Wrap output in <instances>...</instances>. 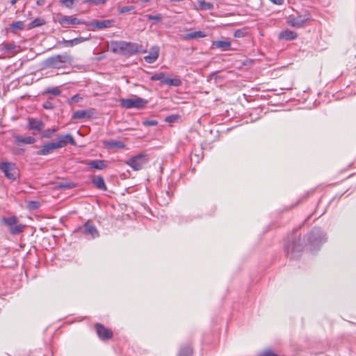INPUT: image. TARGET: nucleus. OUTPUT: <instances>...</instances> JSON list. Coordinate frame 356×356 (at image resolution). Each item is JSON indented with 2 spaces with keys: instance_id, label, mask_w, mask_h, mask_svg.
I'll use <instances>...</instances> for the list:
<instances>
[{
  "instance_id": "obj_1",
  "label": "nucleus",
  "mask_w": 356,
  "mask_h": 356,
  "mask_svg": "<svg viewBox=\"0 0 356 356\" xmlns=\"http://www.w3.org/2000/svg\"><path fill=\"white\" fill-rule=\"evenodd\" d=\"M73 61V58L70 54L64 53L49 57L45 60V66L47 67L61 69L70 65Z\"/></svg>"
},
{
  "instance_id": "obj_2",
  "label": "nucleus",
  "mask_w": 356,
  "mask_h": 356,
  "mask_svg": "<svg viewBox=\"0 0 356 356\" xmlns=\"http://www.w3.org/2000/svg\"><path fill=\"white\" fill-rule=\"evenodd\" d=\"M326 240V234L318 227H314L307 235V241L312 251L318 250Z\"/></svg>"
},
{
  "instance_id": "obj_3",
  "label": "nucleus",
  "mask_w": 356,
  "mask_h": 356,
  "mask_svg": "<svg viewBox=\"0 0 356 356\" xmlns=\"http://www.w3.org/2000/svg\"><path fill=\"white\" fill-rule=\"evenodd\" d=\"M303 246L300 243V240H293L291 242H289L284 246V250L289 259H296L300 257Z\"/></svg>"
},
{
  "instance_id": "obj_4",
  "label": "nucleus",
  "mask_w": 356,
  "mask_h": 356,
  "mask_svg": "<svg viewBox=\"0 0 356 356\" xmlns=\"http://www.w3.org/2000/svg\"><path fill=\"white\" fill-rule=\"evenodd\" d=\"M0 170H1L5 177L10 180H16L19 177V171L15 163L11 162H0Z\"/></svg>"
},
{
  "instance_id": "obj_5",
  "label": "nucleus",
  "mask_w": 356,
  "mask_h": 356,
  "mask_svg": "<svg viewBox=\"0 0 356 356\" xmlns=\"http://www.w3.org/2000/svg\"><path fill=\"white\" fill-rule=\"evenodd\" d=\"M148 161L147 155L145 153H140L132 156L127 161V164L129 165L134 170H141Z\"/></svg>"
},
{
  "instance_id": "obj_6",
  "label": "nucleus",
  "mask_w": 356,
  "mask_h": 356,
  "mask_svg": "<svg viewBox=\"0 0 356 356\" xmlns=\"http://www.w3.org/2000/svg\"><path fill=\"white\" fill-rule=\"evenodd\" d=\"M147 101L141 98L136 97L134 99H120V105L121 107L129 109V108H143Z\"/></svg>"
},
{
  "instance_id": "obj_7",
  "label": "nucleus",
  "mask_w": 356,
  "mask_h": 356,
  "mask_svg": "<svg viewBox=\"0 0 356 356\" xmlns=\"http://www.w3.org/2000/svg\"><path fill=\"white\" fill-rule=\"evenodd\" d=\"M311 15L307 13L302 15L293 16L290 15L286 20L289 26L295 28H301L310 19Z\"/></svg>"
},
{
  "instance_id": "obj_8",
  "label": "nucleus",
  "mask_w": 356,
  "mask_h": 356,
  "mask_svg": "<svg viewBox=\"0 0 356 356\" xmlns=\"http://www.w3.org/2000/svg\"><path fill=\"white\" fill-rule=\"evenodd\" d=\"M57 22L62 26V27L65 29L77 24H85L88 26V22L73 16L60 15L57 18Z\"/></svg>"
},
{
  "instance_id": "obj_9",
  "label": "nucleus",
  "mask_w": 356,
  "mask_h": 356,
  "mask_svg": "<svg viewBox=\"0 0 356 356\" xmlns=\"http://www.w3.org/2000/svg\"><path fill=\"white\" fill-rule=\"evenodd\" d=\"M63 143L62 141L49 142L43 145L42 148L37 151L36 154L39 156H46L51 154L55 149L62 148Z\"/></svg>"
},
{
  "instance_id": "obj_10",
  "label": "nucleus",
  "mask_w": 356,
  "mask_h": 356,
  "mask_svg": "<svg viewBox=\"0 0 356 356\" xmlns=\"http://www.w3.org/2000/svg\"><path fill=\"white\" fill-rule=\"evenodd\" d=\"M114 19L92 20L88 22V26H90L92 30H102L114 26Z\"/></svg>"
},
{
  "instance_id": "obj_11",
  "label": "nucleus",
  "mask_w": 356,
  "mask_h": 356,
  "mask_svg": "<svg viewBox=\"0 0 356 356\" xmlns=\"http://www.w3.org/2000/svg\"><path fill=\"white\" fill-rule=\"evenodd\" d=\"M79 229L86 236H90L94 239L99 236L97 228L90 223V220L86 221Z\"/></svg>"
},
{
  "instance_id": "obj_12",
  "label": "nucleus",
  "mask_w": 356,
  "mask_h": 356,
  "mask_svg": "<svg viewBox=\"0 0 356 356\" xmlns=\"http://www.w3.org/2000/svg\"><path fill=\"white\" fill-rule=\"evenodd\" d=\"M141 47L142 46L136 43L124 41L123 55L131 56L138 52H142Z\"/></svg>"
},
{
  "instance_id": "obj_13",
  "label": "nucleus",
  "mask_w": 356,
  "mask_h": 356,
  "mask_svg": "<svg viewBox=\"0 0 356 356\" xmlns=\"http://www.w3.org/2000/svg\"><path fill=\"white\" fill-rule=\"evenodd\" d=\"M45 124L40 120L37 118H29L28 128L33 131V134L40 132L44 129Z\"/></svg>"
},
{
  "instance_id": "obj_14",
  "label": "nucleus",
  "mask_w": 356,
  "mask_h": 356,
  "mask_svg": "<svg viewBox=\"0 0 356 356\" xmlns=\"http://www.w3.org/2000/svg\"><path fill=\"white\" fill-rule=\"evenodd\" d=\"M96 332L102 340H107L113 337L112 331L100 323L95 325Z\"/></svg>"
},
{
  "instance_id": "obj_15",
  "label": "nucleus",
  "mask_w": 356,
  "mask_h": 356,
  "mask_svg": "<svg viewBox=\"0 0 356 356\" xmlns=\"http://www.w3.org/2000/svg\"><path fill=\"white\" fill-rule=\"evenodd\" d=\"M159 51L160 49L158 46L155 45L152 47L149 54L144 57L145 61L149 64L154 63L159 57Z\"/></svg>"
},
{
  "instance_id": "obj_16",
  "label": "nucleus",
  "mask_w": 356,
  "mask_h": 356,
  "mask_svg": "<svg viewBox=\"0 0 356 356\" xmlns=\"http://www.w3.org/2000/svg\"><path fill=\"white\" fill-rule=\"evenodd\" d=\"M107 165L108 161L105 160H92L87 163L88 168L97 170H104L107 167Z\"/></svg>"
},
{
  "instance_id": "obj_17",
  "label": "nucleus",
  "mask_w": 356,
  "mask_h": 356,
  "mask_svg": "<svg viewBox=\"0 0 356 356\" xmlns=\"http://www.w3.org/2000/svg\"><path fill=\"white\" fill-rule=\"evenodd\" d=\"M92 184L99 190L106 191L107 190L104 179L102 176H92L91 177Z\"/></svg>"
},
{
  "instance_id": "obj_18",
  "label": "nucleus",
  "mask_w": 356,
  "mask_h": 356,
  "mask_svg": "<svg viewBox=\"0 0 356 356\" xmlns=\"http://www.w3.org/2000/svg\"><path fill=\"white\" fill-rule=\"evenodd\" d=\"M92 114V111L91 110H78L73 113L72 119H83V118H90Z\"/></svg>"
},
{
  "instance_id": "obj_19",
  "label": "nucleus",
  "mask_w": 356,
  "mask_h": 356,
  "mask_svg": "<svg viewBox=\"0 0 356 356\" xmlns=\"http://www.w3.org/2000/svg\"><path fill=\"white\" fill-rule=\"evenodd\" d=\"M124 41H111L110 50L115 54L123 55Z\"/></svg>"
},
{
  "instance_id": "obj_20",
  "label": "nucleus",
  "mask_w": 356,
  "mask_h": 356,
  "mask_svg": "<svg viewBox=\"0 0 356 356\" xmlns=\"http://www.w3.org/2000/svg\"><path fill=\"white\" fill-rule=\"evenodd\" d=\"M212 45L213 47L220 49L222 51H227L230 48L231 42L228 40H216L213 42Z\"/></svg>"
},
{
  "instance_id": "obj_21",
  "label": "nucleus",
  "mask_w": 356,
  "mask_h": 356,
  "mask_svg": "<svg viewBox=\"0 0 356 356\" xmlns=\"http://www.w3.org/2000/svg\"><path fill=\"white\" fill-rule=\"evenodd\" d=\"M15 142L17 143V144H29V145H31V144H33L35 143L36 140L35 138H33V136H26V137H23L22 136H19V135H17L15 136Z\"/></svg>"
},
{
  "instance_id": "obj_22",
  "label": "nucleus",
  "mask_w": 356,
  "mask_h": 356,
  "mask_svg": "<svg viewBox=\"0 0 356 356\" xmlns=\"http://www.w3.org/2000/svg\"><path fill=\"white\" fill-rule=\"evenodd\" d=\"M104 145L108 149H123L125 147V144L123 142L115 140L105 141Z\"/></svg>"
},
{
  "instance_id": "obj_23",
  "label": "nucleus",
  "mask_w": 356,
  "mask_h": 356,
  "mask_svg": "<svg viewBox=\"0 0 356 356\" xmlns=\"http://www.w3.org/2000/svg\"><path fill=\"white\" fill-rule=\"evenodd\" d=\"M297 36L298 34L295 31L289 29L281 31L279 35L280 38L286 40H293L296 39Z\"/></svg>"
},
{
  "instance_id": "obj_24",
  "label": "nucleus",
  "mask_w": 356,
  "mask_h": 356,
  "mask_svg": "<svg viewBox=\"0 0 356 356\" xmlns=\"http://www.w3.org/2000/svg\"><path fill=\"white\" fill-rule=\"evenodd\" d=\"M58 138L59 140L58 141H62L63 143L62 147H65L67 143H70L72 145H76V142L74 138L70 134H66L65 136H58Z\"/></svg>"
},
{
  "instance_id": "obj_25",
  "label": "nucleus",
  "mask_w": 356,
  "mask_h": 356,
  "mask_svg": "<svg viewBox=\"0 0 356 356\" xmlns=\"http://www.w3.org/2000/svg\"><path fill=\"white\" fill-rule=\"evenodd\" d=\"M206 36V34L201 31H193L191 33H186L184 35V39L185 40H193L202 38Z\"/></svg>"
},
{
  "instance_id": "obj_26",
  "label": "nucleus",
  "mask_w": 356,
  "mask_h": 356,
  "mask_svg": "<svg viewBox=\"0 0 356 356\" xmlns=\"http://www.w3.org/2000/svg\"><path fill=\"white\" fill-rule=\"evenodd\" d=\"M45 23L46 21L44 19L38 17L29 22V24H28V29H31L33 28L39 27L45 24Z\"/></svg>"
},
{
  "instance_id": "obj_27",
  "label": "nucleus",
  "mask_w": 356,
  "mask_h": 356,
  "mask_svg": "<svg viewBox=\"0 0 356 356\" xmlns=\"http://www.w3.org/2000/svg\"><path fill=\"white\" fill-rule=\"evenodd\" d=\"M197 10H209L213 8V5L209 1H197V4H194Z\"/></svg>"
},
{
  "instance_id": "obj_28",
  "label": "nucleus",
  "mask_w": 356,
  "mask_h": 356,
  "mask_svg": "<svg viewBox=\"0 0 356 356\" xmlns=\"http://www.w3.org/2000/svg\"><path fill=\"white\" fill-rule=\"evenodd\" d=\"M163 84L177 87L181 85V81L178 78H165L163 80Z\"/></svg>"
},
{
  "instance_id": "obj_29",
  "label": "nucleus",
  "mask_w": 356,
  "mask_h": 356,
  "mask_svg": "<svg viewBox=\"0 0 356 356\" xmlns=\"http://www.w3.org/2000/svg\"><path fill=\"white\" fill-rule=\"evenodd\" d=\"M145 17L147 20H152L154 21V24H160L162 22L163 20V16L161 14H156V15H145Z\"/></svg>"
},
{
  "instance_id": "obj_30",
  "label": "nucleus",
  "mask_w": 356,
  "mask_h": 356,
  "mask_svg": "<svg viewBox=\"0 0 356 356\" xmlns=\"http://www.w3.org/2000/svg\"><path fill=\"white\" fill-rule=\"evenodd\" d=\"M76 186V184L72 182L61 181L57 183L56 188L59 189L68 190L73 188Z\"/></svg>"
},
{
  "instance_id": "obj_31",
  "label": "nucleus",
  "mask_w": 356,
  "mask_h": 356,
  "mask_svg": "<svg viewBox=\"0 0 356 356\" xmlns=\"http://www.w3.org/2000/svg\"><path fill=\"white\" fill-rule=\"evenodd\" d=\"M25 226L23 225H16L11 227L9 229V232L11 234H17L24 232Z\"/></svg>"
},
{
  "instance_id": "obj_32",
  "label": "nucleus",
  "mask_w": 356,
  "mask_h": 356,
  "mask_svg": "<svg viewBox=\"0 0 356 356\" xmlns=\"http://www.w3.org/2000/svg\"><path fill=\"white\" fill-rule=\"evenodd\" d=\"M57 130L58 129L56 127L45 129L42 133L41 136H42V138H51L53 136L54 134L57 131Z\"/></svg>"
},
{
  "instance_id": "obj_33",
  "label": "nucleus",
  "mask_w": 356,
  "mask_h": 356,
  "mask_svg": "<svg viewBox=\"0 0 356 356\" xmlns=\"http://www.w3.org/2000/svg\"><path fill=\"white\" fill-rule=\"evenodd\" d=\"M3 221L5 225L9 226L10 228L17 222L18 219L16 216H11L8 218H4Z\"/></svg>"
},
{
  "instance_id": "obj_34",
  "label": "nucleus",
  "mask_w": 356,
  "mask_h": 356,
  "mask_svg": "<svg viewBox=\"0 0 356 356\" xmlns=\"http://www.w3.org/2000/svg\"><path fill=\"white\" fill-rule=\"evenodd\" d=\"M119 12L122 14H134L136 13V8L133 6H123L120 9Z\"/></svg>"
},
{
  "instance_id": "obj_35",
  "label": "nucleus",
  "mask_w": 356,
  "mask_h": 356,
  "mask_svg": "<svg viewBox=\"0 0 356 356\" xmlns=\"http://www.w3.org/2000/svg\"><path fill=\"white\" fill-rule=\"evenodd\" d=\"M24 28V24L22 21L14 22L10 24V29L13 32L17 30H22Z\"/></svg>"
},
{
  "instance_id": "obj_36",
  "label": "nucleus",
  "mask_w": 356,
  "mask_h": 356,
  "mask_svg": "<svg viewBox=\"0 0 356 356\" xmlns=\"http://www.w3.org/2000/svg\"><path fill=\"white\" fill-rule=\"evenodd\" d=\"M164 79H165L164 72H159V73L154 74L150 78L151 81H161V83H163V84Z\"/></svg>"
},
{
  "instance_id": "obj_37",
  "label": "nucleus",
  "mask_w": 356,
  "mask_h": 356,
  "mask_svg": "<svg viewBox=\"0 0 356 356\" xmlns=\"http://www.w3.org/2000/svg\"><path fill=\"white\" fill-rule=\"evenodd\" d=\"M44 93L51 94L54 96H58L61 93V90L58 88H48L45 90Z\"/></svg>"
},
{
  "instance_id": "obj_38",
  "label": "nucleus",
  "mask_w": 356,
  "mask_h": 356,
  "mask_svg": "<svg viewBox=\"0 0 356 356\" xmlns=\"http://www.w3.org/2000/svg\"><path fill=\"white\" fill-rule=\"evenodd\" d=\"M192 349L190 347H185L180 350L178 356H191Z\"/></svg>"
},
{
  "instance_id": "obj_39",
  "label": "nucleus",
  "mask_w": 356,
  "mask_h": 356,
  "mask_svg": "<svg viewBox=\"0 0 356 356\" xmlns=\"http://www.w3.org/2000/svg\"><path fill=\"white\" fill-rule=\"evenodd\" d=\"M90 38V34L87 37H79L72 39L74 46L81 44L85 41L88 40Z\"/></svg>"
},
{
  "instance_id": "obj_40",
  "label": "nucleus",
  "mask_w": 356,
  "mask_h": 356,
  "mask_svg": "<svg viewBox=\"0 0 356 356\" xmlns=\"http://www.w3.org/2000/svg\"><path fill=\"white\" fill-rule=\"evenodd\" d=\"M27 207L31 210H35L40 207V203L38 201H30L28 202Z\"/></svg>"
},
{
  "instance_id": "obj_41",
  "label": "nucleus",
  "mask_w": 356,
  "mask_h": 356,
  "mask_svg": "<svg viewBox=\"0 0 356 356\" xmlns=\"http://www.w3.org/2000/svg\"><path fill=\"white\" fill-rule=\"evenodd\" d=\"M247 32L245 29H238L235 31L234 36L235 38H243L246 35Z\"/></svg>"
},
{
  "instance_id": "obj_42",
  "label": "nucleus",
  "mask_w": 356,
  "mask_h": 356,
  "mask_svg": "<svg viewBox=\"0 0 356 356\" xmlns=\"http://www.w3.org/2000/svg\"><path fill=\"white\" fill-rule=\"evenodd\" d=\"M258 356H278L277 354L274 353L271 350L266 349L258 354Z\"/></svg>"
},
{
  "instance_id": "obj_43",
  "label": "nucleus",
  "mask_w": 356,
  "mask_h": 356,
  "mask_svg": "<svg viewBox=\"0 0 356 356\" xmlns=\"http://www.w3.org/2000/svg\"><path fill=\"white\" fill-rule=\"evenodd\" d=\"M178 118L179 116L177 115H169L165 118V122L170 123L175 122Z\"/></svg>"
},
{
  "instance_id": "obj_44",
  "label": "nucleus",
  "mask_w": 356,
  "mask_h": 356,
  "mask_svg": "<svg viewBox=\"0 0 356 356\" xmlns=\"http://www.w3.org/2000/svg\"><path fill=\"white\" fill-rule=\"evenodd\" d=\"M42 107L44 109L51 110L54 108V104L50 101H46L43 103Z\"/></svg>"
},
{
  "instance_id": "obj_45",
  "label": "nucleus",
  "mask_w": 356,
  "mask_h": 356,
  "mask_svg": "<svg viewBox=\"0 0 356 356\" xmlns=\"http://www.w3.org/2000/svg\"><path fill=\"white\" fill-rule=\"evenodd\" d=\"M63 44L65 47H74L73 41L72 40H63Z\"/></svg>"
},
{
  "instance_id": "obj_46",
  "label": "nucleus",
  "mask_w": 356,
  "mask_h": 356,
  "mask_svg": "<svg viewBox=\"0 0 356 356\" xmlns=\"http://www.w3.org/2000/svg\"><path fill=\"white\" fill-rule=\"evenodd\" d=\"M143 124L146 126H155L157 124V121L154 120H146L143 122Z\"/></svg>"
},
{
  "instance_id": "obj_47",
  "label": "nucleus",
  "mask_w": 356,
  "mask_h": 356,
  "mask_svg": "<svg viewBox=\"0 0 356 356\" xmlns=\"http://www.w3.org/2000/svg\"><path fill=\"white\" fill-rule=\"evenodd\" d=\"M63 6L68 8H72L74 6V1H60Z\"/></svg>"
},
{
  "instance_id": "obj_48",
  "label": "nucleus",
  "mask_w": 356,
  "mask_h": 356,
  "mask_svg": "<svg viewBox=\"0 0 356 356\" xmlns=\"http://www.w3.org/2000/svg\"><path fill=\"white\" fill-rule=\"evenodd\" d=\"M80 99H81V97L78 95H74V96H72L71 97V102H78Z\"/></svg>"
},
{
  "instance_id": "obj_49",
  "label": "nucleus",
  "mask_w": 356,
  "mask_h": 356,
  "mask_svg": "<svg viewBox=\"0 0 356 356\" xmlns=\"http://www.w3.org/2000/svg\"><path fill=\"white\" fill-rule=\"evenodd\" d=\"M273 3L276 5H282L283 1H272Z\"/></svg>"
},
{
  "instance_id": "obj_50",
  "label": "nucleus",
  "mask_w": 356,
  "mask_h": 356,
  "mask_svg": "<svg viewBox=\"0 0 356 356\" xmlns=\"http://www.w3.org/2000/svg\"><path fill=\"white\" fill-rule=\"evenodd\" d=\"M91 3H93L95 5H97L98 3H105L106 1H90Z\"/></svg>"
},
{
  "instance_id": "obj_51",
  "label": "nucleus",
  "mask_w": 356,
  "mask_h": 356,
  "mask_svg": "<svg viewBox=\"0 0 356 356\" xmlns=\"http://www.w3.org/2000/svg\"><path fill=\"white\" fill-rule=\"evenodd\" d=\"M38 6H42L44 1H36Z\"/></svg>"
},
{
  "instance_id": "obj_52",
  "label": "nucleus",
  "mask_w": 356,
  "mask_h": 356,
  "mask_svg": "<svg viewBox=\"0 0 356 356\" xmlns=\"http://www.w3.org/2000/svg\"><path fill=\"white\" fill-rule=\"evenodd\" d=\"M13 49V47H10V46H9V47H6V49H7V50H10V49Z\"/></svg>"
},
{
  "instance_id": "obj_53",
  "label": "nucleus",
  "mask_w": 356,
  "mask_h": 356,
  "mask_svg": "<svg viewBox=\"0 0 356 356\" xmlns=\"http://www.w3.org/2000/svg\"><path fill=\"white\" fill-rule=\"evenodd\" d=\"M12 5H14L16 3L17 1H10Z\"/></svg>"
}]
</instances>
